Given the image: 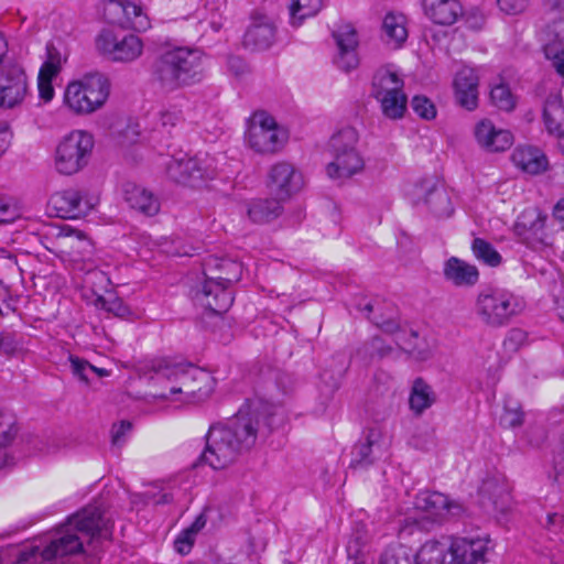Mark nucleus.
I'll use <instances>...</instances> for the list:
<instances>
[{
    "label": "nucleus",
    "instance_id": "1",
    "mask_svg": "<svg viewBox=\"0 0 564 564\" xmlns=\"http://www.w3.org/2000/svg\"><path fill=\"white\" fill-rule=\"evenodd\" d=\"M271 431L268 408L261 403L248 404L227 423L210 426L202 459L214 469H223L252 448L259 437H267Z\"/></svg>",
    "mask_w": 564,
    "mask_h": 564
},
{
    "label": "nucleus",
    "instance_id": "2",
    "mask_svg": "<svg viewBox=\"0 0 564 564\" xmlns=\"http://www.w3.org/2000/svg\"><path fill=\"white\" fill-rule=\"evenodd\" d=\"M111 535L110 521L105 517L104 503L95 501L68 518L67 523L58 527L45 541V545L25 546L18 555V562H29L41 556L53 561L85 552L84 539L89 544L96 540H106Z\"/></svg>",
    "mask_w": 564,
    "mask_h": 564
},
{
    "label": "nucleus",
    "instance_id": "3",
    "mask_svg": "<svg viewBox=\"0 0 564 564\" xmlns=\"http://www.w3.org/2000/svg\"><path fill=\"white\" fill-rule=\"evenodd\" d=\"M202 62L200 51L175 47L158 56L152 66V76L163 91L172 93L202 80Z\"/></svg>",
    "mask_w": 564,
    "mask_h": 564
},
{
    "label": "nucleus",
    "instance_id": "4",
    "mask_svg": "<svg viewBox=\"0 0 564 564\" xmlns=\"http://www.w3.org/2000/svg\"><path fill=\"white\" fill-rule=\"evenodd\" d=\"M153 373L151 377L156 383L163 386V390L155 397L161 399H173L180 394L182 402H192L197 397L206 395L198 382L207 380L208 377L192 365L174 362L166 358L153 359L148 365Z\"/></svg>",
    "mask_w": 564,
    "mask_h": 564
},
{
    "label": "nucleus",
    "instance_id": "5",
    "mask_svg": "<svg viewBox=\"0 0 564 564\" xmlns=\"http://www.w3.org/2000/svg\"><path fill=\"white\" fill-rule=\"evenodd\" d=\"M525 307L522 297L507 289L488 288L480 291L475 301L474 312L479 322L489 328L509 325Z\"/></svg>",
    "mask_w": 564,
    "mask_h": 564
},
{
    "label": "nucleus",
    "instance_id": "6",
    "mask_svg": "<svg viewBox=\"0 0 564 564\" xmlns=\"http://www.w3.org/2000/svg\"><path fill=\"white\" fill-rule=\"evenodd\" d=\"M109 93L110 82L105 74L88 73L80 80L67 85L64 102L73 112L88 115L105 105Z\"/></svg>",
    "mask_w": 564,
    "mask_h": 564
},
{
    "label": "nucleus",
    "instance_id": "7",
    "mask_svg": "<svg viewBox=\"0 0 564 564\" xmlns=\"http://www.w3.org/2000/svg\"><path fill=\"white\" fill-rule=\"evenodd\" d=\"M94 138L83 130H74L64 137L55 150L54 165L58 173L73 175L82 171L89 161Z\"/></svg>",
    "mask_w": 564,
    "mask_h": 564
},
{
    "label": "nucleus",
    "instance_id": "8",
    "mask_svg": "<svg viewBox=\"0 0 564 564\" xmlns=\"http://www.w3.org/2000/svg\"><path fill=\"white\" fill-rule=\"evenodd\" d=\"M216 173V160L207 153L172 158L166 163V174L170 180L193 187L200 185L206 180L214 178Z\"/></svg>",
    "mask_w": 564,
    "mask_h": 564
},
{
    "label": "nucleus",
    "instance_id": "9",
    "mask_svg": "<svg viewBox=\"0 0 564 564\" xmlns=\"http://www.w3.org/2000/svg\"><path fill=\"white\" fill-rule=\"evenodd\" d=\"M414 508L417 514L413 518L414 523L423 529L430 530L434 524H440L445 518L458 516L463 512V507L437 491L420 492L414 500Z\"/></svg>",
    "mask_w": 564,
    "mask_h": 564
},
{
    "label": "nucleus",
    "instance_id": "10",
    "mask_svg": "<svg viewBox=\"0 0 564 564\" xmlns=\"http://www.w3.org/2000/svg\"><path fill=\"white\" fill-rule=\"evenodd\" d=\"M246 140L258 153H274L283 147L285 133L278 127L273 117L265 111H258L250 120Z\"/></svg>",
    "mask_w": 564,
    "mask_h": 564
},
{
    "label": "nucleus",
    "instance_id": "11",
    "mask_svg": "<svg viewBox=\"0 0 564 564\" xmlns=\"http://www.w3.org/2000/svg\"><path fill=\"white\" fill-rule=\"evenodd\" d=\"M97 51L112 62L131 63L143 53V42L134 34L119 37L110 30H102L95 40Z\"/></svg>",
    "mask_w": 564,
    "mask_h": 564
},
{
    "label": "nucleus",
    "instance_id": "12",
    "mask_svg": "<svg viewBox=\"0 0 564 564\" xmlns=\"http://www.w3.org/2000/svg\"><path fill=\"white\" fill-rule=\"evenodd\" d=\"M46 238L51 240L52 248L70 257L85 258L93 251V243L86 235L68 225H53L46 232Z\"/></svg>",
    "mask_w": 564,
    "mask_h": 564
},
{
    "label": "nucleus",
    "instance_id": "13",
    "mask_svg": "<svg viewBox=\"0 0 564 564\" xmlns=\"http://www.w3.org/2000/svg\"><path fill=\"white\" fill-rule=\"evenodd\" d=\"M546 215L538 208H528L518 217L514 232L529 248L533 250L549 246L545 231Z\"/></svg>",
    "mask_w": 564,
    "mask_h": 564
},
{
    "label": "nucleus",
    "instance_id": "14",
    "mask_svg": "<svg viewBox=\"0 0 564 564\" xmlns=\"http://www.w3.org/2000/svg\"><path fill=\"white\" fill-rule=\"evenodd\" d=\"M390 447V438L378 427L369 429L364 441L354 446L350 467L364 468L384 458Z\"/></svg>",
    "mask_w": 564,
    "mask_h": 564
},
{
    "label": "nucleus",
    "instance_id": "15",
    "mask_svg": "<svg viewBox=\"0 0 564 564\" xmlns=\"http://www.w3.org/2000/svg\"><path fill=\"white\" fill-rule=\"evenodd\" d=\"M192 296L197 305L216 315L226 313L234 302L227 285L208 276H205L199 286L192 290Z\"/></svg>",
    "mask_w": 564,
    "mask_h": 564
},
{
    "label": "nucleus",
    "instance_id": "16",
    "mask_svg": "<svg viewBox=\"0 0 564 564\" xmlns=\"http://www.w3.org/2000/svg\"><path fill=\"white\" fill-rule=\"evenodd\" d=\"M95 199L82 191L68 188L53 194L51 206L61 218H80L86 216L95 206Z\"/></svg>",
    "mask_w": 564,
    "mask_h": 564
},
{
    "label": "nucleus",
    "instance_id": "17",
    "mask_svg": "<svg viewBox=\"0 0 564 564\" xmlns=\"http://www.w3.org/2000/svg\"><path fill=\"white\" fill-rule=\"evenodd\" d=\"M269 181L271 189L280 199L289 198L300 192L304 185L302 173L289 162L274 164L270 169Z\"/></svg>",
    "mask_w": 564,
    "mask_h": 564
},
{
    "label": "nucleus",
    "instance_id": "18",
    "mask_svg": "<svg viewBox=\"0 0 564 564\" xmlns=\"http://www.w3.org/2000/svg\"><path fill=\"white\" fill-rule=\"evenodd\" d=\"M415 195L436 218H448L454 213L451 197L442 185L424 181L416 187Z\"/></svg>",
    "mask_w": 564,
    "mask_h": 564
},
{
    "label": "nucleus",
    "instance_id": "19",
    "mask_svg": "<svg viewBox=\"0 0 564 564\" xmlns=\"http://www.w3.org/2000/svg\"><path fill=\"white\" fill-rule=\"evenodd\" d=\"M445 545L437 541L424 543L415 555V564H441ZM380 564H410L409 556L402 547L387 550Z\"/></svg>",
    "mask_w": 564,
    "mask_h": 564
},
{
    "label": "nucleus",
    "instance_id": "20",
    "mask_svg": "<svg viewBox=\"0 0 564 564\" xmlns=\"http://www.w3.org/2000/svg\"><path fill=\"white\" fill-rule=\"evenodd\" d=\"M333 36L338 48L334 59L335 64L345 72L356 68L359 58L357 54L358 39L355 29L351 25H344L334 31Z\"/></svg>",
    "mask_w": 564,
    "mask_h": 564
},
{
    "label": "nucleus",
    "instance_id": "21",
    "mask_svg": "<svg viewBox=\"0 0 564 564\" xmlns=\"http://www.w3.org/2000/svg\"><path fill=\"white\" fill-rule=\"evenodd\" d=\"M276 28L267 15L254 14L243 36V45L253 51L271 47L275 40Z\"/></svg>",
    "mask_w": 564,
    "mask_h": 564
},
{
    "label": "nucleus",
    "instance_id": "22",
    "mask_svg": "<svg viewBox=\"0 0 564 564\" xmlns=\"http://www.w3.org/2000/svg\"><path fill=\"white\" fill-rule=\"evenodd\" d=\"M474 134L479 147L488 152L506 151L513 143L510 131L496 128L488 119H484L476 124Z\"/></svg>",
    "mask_w": 564,
    "mask_h": 564
},
{
    "label": "nucleus",
    "instance_id": "23",
    "mask_svg": "<svg viewBox=\"0 0 564 564\" xmlns=\"http://www.w3.org/2000/svg\"><path fill=\"white\" fill-rule=\"evenodd\" d=\"M479 77L476 69L464 66L454 79L455 98L459 106L467 110H474L478 106Z\"/></svg>",
    "mask_w": 564,
    "mask_h": 564
},
{
    "label": "nucleus",
    "instance_id": "24",
    "mask_svg": "<svg viewBox=\"0 0 564 564\" xmlns=\"http://www.w3.org/2000/svg\"><path fill=\"white\" fill-rule=\"evenodd\" d=\"M123 199L137 213L151 217L160 212V200L151 191L137 184H126Z\"/></svg>",
    "mask_w": 564,
    "mask_h": 564
},
{
    "label": "nucleus",
    "instance_id": "25",
    "mask_svg": "<svg viewBox=\"0 0 564 564\" xmlns=\"http://www.w3.org/2000/svg\"><path fill=\"white\" fill-rule=\"evenodd\" d=\"M242 264L228 258L208 257L204 262V275L214 278L227 288L240 280Z\"/></svg>",
    "mask_w": 564,
    "mask_h": 564
},
{
    "label": "nucleus",
    "instance_id": "26",
    "mask_svg": "<svg viewBox=\"0 0 564 564\" xmlns=\"http://www.w3.org/2000/svg\"><path fill=\"white\" fill-rule=\"evenodd\" d=\"M404 80L390 67L379 68L372 77L371 96L376 100L403 93Z\"/></svg>",
    "mask_w": 564,
    "mask_h": 564
},
{
    "label": "nucleus",
    "instance_id": "27",
    "mask_svg": "<svg viewBox=\"0 0 564 564\" xmlns=\"http://www.w3.org/2000/svg\"><path fill=\"white\" fill-rule=\"evenodd\" d=\"M425 14L436 24L452 25L463 14L458 0H422Z\"/></svg>",
    "mask_w": 564,
    "mask_h": 564
},
{
    "label": "nucleus",
    "instance_id": "28",
    "mask_svg": "<svg viewBox=\"0 0 564 564\" xmlns=\"http://www.w3.org/2000/svg\"><path fill=\"white\" fill-rule=\"evenodd\" d=\"M443 274L455 286H473L479 280L478 269L456 257H451L444 263Z\"/></svg>",
    "mask_w": 564,
    "mask_h": 564
},
{
    "label": "nucleus",
    "instance_id": "29",
    "mask_svg": "<svg viewBox=\"0 0 564 564\" xmlns=\"http://www.w3.org/2000/svg\"><path fill=\"white\" fill-rule=\"evenodd\" d=\"M480 495L491 501L492 508L506 513L511 506L510 489L507 481L501 477H490L482 482Z\"/></svg>",
    "mask_w": 564,
    "mask_h": 564
},
{
    "label": "nucleus",
    "instance_id": "30",
    "mask_svg": "<svg viewBox=\"0 0 564 564\" xmlns=\"http://www.w3.org/2000/svg\"><path fill=\"white\" fill-rule=\"evenodd\" d=\"M326 171L330 178H348L364 169V159L359 152L332 155Z\"/></svg>",
    "mask_w": 564,
    "mask_h": 564
},
{
    "label": "nucleus",
    "instance_id": "31",
    "mask_svg": "<svg viewBox=\"0 0 564 564\" xmlns=\"http://www.w3.org/2000/svg\"><path fill=\"white\" fill-rule=\"evenodd\" d=\"M543 122L549 134L564 137V105L558 95H550L543 107Z\"/></svg>",
    "mask_w": 564,
    "mask_h": 564
},
{
    "label": "nucleus",
    "instance_id": "32",
    "mask_svg": "<svg viewBox=\"0 0 564 564\" xmlns=\"http://www.w3.org/2000/svg\"><path fill=\"white\" fill-rule=\"evenodd\" d=\"M551 39L544 46V53L555 70L564 77V20L556 21L550 30Z\"/></svg>",
    "mask_w": 564,
    "mask_h": 564
},
{
    "label": "nucleus",
    "instance_id": "33",
    "mask_svg": "<svg viewBox=\"0 0 564 564\" xmlns=\"http://www.w3.org/2000/svg\"><path fill=\"white\" fill-rule=\"evenodd\" d=\"M514 165L529 174H539L546 170L547 159L536 148L519 147L512 153Z\"/></svg>",
    "mask_w": 564,
    "mask_h": 564
},
{
    "label": "nucleus",
    "instance_id": "34",
    "mask_svg": "<svg viewBox=\"0 0 564 564\" xmlns=\"http://www.w3.org/2000/svg\"><path fill=\"white\" fill-rule=\"evenodd\" d=\"M383 36L394 48L400 47L408 39L406 19L401 13H388L382 22Z\"/></svg>",
    "mask_w": 564,
    "mask_h": 564
},
{
    "label": "nucleus",
    "instance_id": "35",
    "mask_svg": "<svg viewBox=\"0 0 564 564\" xmlns=\"http://www.w3.org/2000/svg\"><path fill=\"white\" fill-rule=\"evenodd\" d=\"M282 213V205L278 199H257L249 204L248 216L257 224H264L276 219Z\"/></svg>",
    "mask_w": 564,
    "mask_h": 564
},
{
    "label": "nucleus",
    "instance_id": "36",
    "mask_svg": "<svg viewBox=\"0 0 564 564\" xmlns=\"http://www.w3.org/2000/svg\"><path fill=\"white\" fill-rule=\"evenodd\" d=\"M109 6L121 10L128 22L135 31H145L150 28V21L142 6L128 0H110Z\"/></svg>",
    "mask_w": 564,
    "mask_h": 564
},
{
    "label": "nucleus",
    "instance_id": "37",
    "mask_svg": "<svg viewBox=\"0 0 564 564\" xmlns=\"http://www.w3.org/2000/svg\"><path fill=\"white\" fill-rule=\"evenodd\" d=\"M435 402V394L431 386L423 379L419 378L413 382L410 393V409L416 414L421 415L426 409L431 408Z\"/></svg>",
    "mask_w": 564,
    "mask_h": 564
},
{
    "label": "nucleus",
    "instance_id": "38",
    "mask_svg": "<svg viewBox=\"0 0 564 564\" xmlns=\"http://www.w3.org/2000/svg\"><path fill=\"white\" fill-rule=\"evenodd\" d=\"M358 140L359 135L355 128L345 127L338 130L329 140L330 155L359 152L357 150Z\"/></svg>",
    "mask_w": 564,
    "mask_h": 564
},
{
    "label": "nucleus",
    "instance_id": "39",
    "mask_svg": "<svg viewBox=\"0 0 564 564\" xmlns=\"http://www.w3.org/2000/svg\"><path fill=\"white\" fill-rule=\"evenodd\" d=\"M323 8V0H292L289 7L290 23L300 26L305 19L316 15Z\"/></svg>",
    "mask_w": 564,
    "mask_h": 564
},
{
    "label": "nucleus",
    "instance_id": "40",
    "mask_svg": "<svg viewBox=\"0 0 564 564\" xmlns=\"http://www.w3.org/2000/svg\"><path fill=\"white\" fill-rule=\"evenodd\" d=\"M26 93L25 75H18L12 85L0 86V107L12 108L22 101Z\"/></svg>",
    "mask_w": 564,
    "mask_h": 564
},
{
    "label": "nucleus",
    "instance_id": "41",
    "mask_svg": "<svg viewBox=\"0 0 564 564\" xmlns=\"http://www.w3.org/2000/svg\"><path fill=\"white\" fill-rule=\"evenodd\" d=\"M66 59L67 54L62 42H48L46 44V59L40 70L58 75L62 64L66 62Z\"/></svg>",
    "mask_w": 564,
    "mask_h": 564
},
{
    "label": "nucleus",
    "instance_id": "42",
    "mask_svg": "<svg viewBox=\"0 0 564 564\" xmlns=\"http://www.w3.org/2000/svg\"><path fill=\"white\" fill-rule=\"evenodd\" d=\"M383 116L391 120L401 119L404 116L408 105V97L405 93H400L393 96H388L377 100Z\"/></svg>",
    "mask_w": 564,
    "mask_h": 564
},
{
    "label": "nucleus",
    "instance_id": "43",
    "mask_svg": "<svg viewBox=\"0 0 564 564\" xmlns=\"http://www.w3.org/2000/svg\"><path fill=\"white\" fill-rule=\"evenodd\" d=\"M471 249L474 256L489 267H498L502 261L500 253L494 246L481 238L473 240Z\"/></svg>",
    "mask_w": 564,
    "mask_h": 564
},
{
    "label": "nucleus",
    "instance_id": "44",
    "mask_svg": "<svg viewBox=\"0 0 564 564\" xmlns=\"http://www.w3.org/2000/svg\"><path fill=\"white\" fill-rule=\"evenodd\" d=\"M524 413L520 403L514 399H507L503 405V412L500 416V424L503 427L514 429L522 425Z\"/></svg>",
    "mask_w": 564,
    "mask_h": 564
},
{
    "label": "nucleus",
    "instance_id": "45",
    "mask_svg": "<svg viewBox=\"0 0 564 564\" xmlns=\"http://www.w3.org/2000/svg\"><path fill=\"white\" fill-rule=\"evenodd\" d=\"M96 306L120 318H129L132 315L130 307L115 294L98 296Z\"/></svg>",
    "mask_w": 564,
    "mask_h": 564
},
{
    "label": "nucleus",
    "instance_id": "46",
    "mask_svg": "<svg viewBox=\"0 0 564 564\" xmlns=\"http://www.w3.org/2000/svg\"><path fill=\"white\" fill-rule=\"evenodd\" d=\"M491 102L499 109L510 111L514 107V97L505 84L496 85L490 90Z\"/></svg>",
    "mask_w": 564,
    "mask_h": 564
},
{
    "label": "nucleus",
    "instance_id": "47",
    "mask_svg": "<svg viewBox=\"0 0 564 564\" xmlns=\"http://www.w3.org/2000/svg\"><path fill=\"white\" fill-rule=\"evenodd\" d=\"M17 434L15 420L12 414L0 411V447L8 446Z\"/></svg>",
    "mask_w": 564,
    "mask_h": 564
},
{
    "label": "nucleus",
    "instance_id": "48",
    "mask_svg": "<svg viewBox=\"0 0 564 564\" xmlns=\"http://www.w3.org/2000/svg\"><path fill=\"white\" fill-rule=\"evenodd\" d=\"M368 543V534L364 525L357 528L347 543V553L350 557L358 558Z\"/></svg>",
    "mask_w": 564,
    "mask_h": 564
},
{
    "label": "nucleus",
    "instance_id": "49",
    "mask_svg": "<svg viewBox=\"0 0 564 564\" xmlns=\"http://www.w3.org/2000/svg\"><path fill=\"white\" fill-rule=\"evenodd\" d=\"M411 107L422 119L431 120L436 116L434 104L425 96H414L411 101Z\"/></svg>",
    "mask_w": 564,
    "mask_h": 564
},
{
    "label": "nucleus",
    "instance_id": "50",
    "mask_svg": "<svg viewBox=\"0 0 564 564\" xmlns=\"http://www.w3.org/2000/svg\"><path fill=\"white\" fill-rule=\"evenodd\" d=\"M69 362L74 376L86 383L89 381L90 371H97V367L76 356H69Z\"/></svg>",
    "mask_w": 564,
    "mask_h": 564
},
{
    "label": "nucleus",
    "instance_id": "51",
    "mask_svg": "<svg viewBox=\"0 0 564 564\" xmlns=\"http://www.w3.org/2000/svg\"><path fill=\"white\" fill-rule=\"evenodd\" d=\"M57 74H48L46 72L40 70L37 76V88L39 95L41 99L44 101L52 100L54 96V88L52 86V80L56 77Z\"/></svg>",
    "mask_w": 564,
    "mask_h": 564
},
{
    "label": "nucleus",
    "instance_id": "52",
    "mask_svg": "<svg viewBox=\"0 0 564 564\" xmlns=\"http://www.w3.org/2000/svg\"><path fill=\"white\" fill-rule=\"evenodd\" d=\"M182 120V112L176 108L163 109L159 113V123L164 129L175 127Z\"/></svg>",
    "mask_w": 564,
    "mask_h": 564
},
{
    "label": "nucleus",
    "instance_id": "53",
    "mask_svg": "<svg viewBox=\"0 0 564 564\" xmlns=\"http://www.w3.org/2000/svg\"><path fill=\"white\" fill-rule=\"evenodd\" d=\"M497 3L502 12L507 14H519L528 8L529 0H497Z\"/></svg>",
    "mask_w": 564,
    "mask_h": 564
},
{
    "label": "nucleus",
    "instance_id": "54",
    "mask_svg": "<svg viewBox=\"0 0 564 564\" xmlns=\"http://www.w3.org/2000/svg\"><path fill=\"white\" fill-rule=\"evenodd\" d=\"M195 536L186 529L183 530L174 542L175 550L181 554H187L194 544Z\"/></svg>",
    "mask_w": 564,
    "mask_h": 564
},
{
    "label": "nucleus",
    "instance_id": "55",
    "mask_svg": "<svg viewBox=\"0 0 564 564\" xmlns=\"http://www.w3.org/2000/svg\"><path fill=\"white\" fill-rule=\"evenodd\" d=\"M132 425L129 421H121L115 424L111 430V437L113 445H120L123 442L124 435L130 432Z\"/></svg>",
    "mask_w": 564,
    "mask_h": 564
},
{
    "label": "nucleus",
    "instance_id": "56",
    "mask_svg": "<svg viewBox=\"0 0 564 564\" xmlns=\"http://www.w3.org/2000/svg\"><path fill=\"white\" fill-rule=\"evenodd\" d=\"M18 75H24L19 67H0V86H9L13 84V80L18 79Z\"/></svg>",
    "mask_w": 564,
    "mask_h": 564
},
{
    "label": "nucleus",
    "instance_id": "57",
    "mask_svg": "<svg viewBox=\"0 0 564 564\" xmlns=\"http://www.w3.org/2000/svg\"><path fill=\"white\" fill-rule=\"evenodd\" d=\"M373 322L376 323V325L379 328L382 329V332H384L387 334H395L397 332L400 330V325H399L398 321H395L392 317L384 319L383 317L375 316Z\"/></svg>",
    "mask_w": 564,
    "mask_h": 564
},
{
    "label": "nucleus",
    "instance_id": "58",
    "mask_svg": "<svg viewBox=\"0 0 564 564\" xmlns=\"http://www.w3.org/2000/svg\"><path fill=\"white\" fill-rule=\"evenodd\" d=\"M17 217L15 210L12 206L2 197H0V224H9Z\"/></svg>",
    "mask_w": 564,
    "mask_h": 564
},
{
    "label": "nucleus",
    "instance_id": "59",
    "mask_svg": "<svg viewBox=\"0 0 564 564\" xmlns=\"http://www.w3.org/2000/svg\"><path fill=\"white\" fill-rule=\"evenodd\" d=\"M11 139V132L7 123H0V158L7 151Z\"/></svg>",
    "mask_w": 564,
    "mask_h": 564
},
{
    "label": "nucleus",
    "instance_id": "60",
    "mask_svg": "<svg viewBox=\"0 0 564 564\" xmlns=\"http://www.w3.org/2000/svg\"><path fill=\"white\" fill-rule=\"evenodd\" d=\"M553 216L561 225V228L564 230V198L560 199L554 206Z\"/></svg>",
    "mask_w": 564,
    "mask_h": 564
},
{
    "label": "nucleus",
    "instance_id": "61",
    "mask_svg": "<svg viewBox=\"0 0 564 564\" xmlns=\"http://www.w3.org/2000/svg\"><path fill=\"white\" fill-rule=\"evenodd\" d=\"M205 524L206 519L203 514H200L186 530L196 535L205 527Z\"/></svg>",
    "mask_w": 564,
    "mask_h": 564
},
{
    "label": "nucleus",
    "instance_id": "62",
    "mask_svg": "<svg viewBox=\"0 0 564 564\" xmlns=\"http://www.w3.org/2000/svg\"><path fill=\"white\" fill-rule=\"evenodd\" d=\"M543 6L552 11H563L564 0H542Z\"/></svg>",
    "mask_w": 564,
    "mask_h": 564
},
{
    "label": "nucleus",
    "instance_id": "63",
    "mask_svg": "<svg viewBox=\"0 0 564 564\" xmlns=\"http://www.w3.org/2000/svg\"><path fill=\"white\" fill-rule=\"evenodd\" d=\"M525 335L521 329H511L508 335V341L520 343L524 339Z\"/></svg>",
    "mask_w": 564,
    "mask_h": 564
},
{
    "label": "nucleus",
    "instance_id": "64",
    "mask_svg": "<svg viewBox=\"0 0 564 564\" xmlns=\"http://www.w3.org/2000/svg\"><path fill=\"white\" fill-rule=\"evenodd\" d=\"M555 471L557 480L564 481V456L555 463Z\"/></svg>",
    "mask_w": 564,
    "mask_h": 564
}]
</instances>
